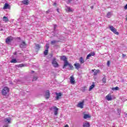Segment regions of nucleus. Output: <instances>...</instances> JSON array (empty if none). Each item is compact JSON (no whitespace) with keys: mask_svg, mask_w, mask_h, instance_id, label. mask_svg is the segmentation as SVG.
I'll list each match as a JSON object with an SVG mask.
<instances>
[{"mask_svg":"<svg viewBox=\"0 0 127 127\" xmlns=\"http://www.w3.org/2000/svg\"><path fill=\"white\" fill-rule=\"evenodd\" d=\"M14 38L12 37V36H9L6 38L5 39L6 44H8V45H10L11 44V42L13 41Z\"/></svg>","mask_w":127,"mask_h":127,"instance_id":"obj_1","label":"nucleus"},{"mask_svg":"<svg viewBox=\"0 0 127 127\" xmlns=\"http://www.w3.org/2000/svg\"><path fill=\"white\" fill-rule=\"evenodd\" d=\"M8 93H9V88L7 87H4L1 91L2 96H6Z\"/></svg>","mask_w":127,"mask_h":127,"instance_id":"obj_2","label":"nucleus"},{"mask_svg":"<svg viewBox=\"0 0 127 127\" xmlns=\"http://www.w3.org/2000/svg\"><path fill=\"white\" fill-rule=\"evenodd\" d=\"M50 110L51 111L52 110H54V115L55 116H57L58 115V111L59 109L57 108L56 106H53L50 108Z\"/></svg>","mask_w":127,"mask_h":127,"instance_id":"obj_3","label":"nucleus"},{"mask_svg":"<svg viewBox=\"0 0 127 127\" xmlns=\"http://www.w3.org/2000/svg\"><path fill=\"white\" fill-rule=\"evenodd\" d=\"M52 63L55 68H58V67H59V64H58V63L56 61V58L53 59Z\"/></svg>","mask_w":127,"mask_h":127,"instance_id":"obj_4","label":"nucleus"},{"mask_svg":"<svg viewBox=\"0 0 127 127\" xmlns=\"http://www.w3.org/2000/svg\"><path fill=\"white\" fill-rule=\"evenodd\" d=\"M67 66H68V67H69V70H72V69H73V65H72V64H69L68 62H66L65 64H64L63 66V69H65V68H66Z\"/></svg>","mask_w":127,"mask_h":127,"instance_id":"obj_5","label":"nucleus"},{"mask_svg":"<svg viewBox=\"0 0 127 127\" xmlns=\"http://www.w3.org/2000/svg\"><path fill=\"white\" fill-rule=\"evenodd\" d=\"M109 28L111 31H112L115 34H117V35H119V33L117 31V29L114 28L113 26H109Z\"/></svg>","mask_w":127,"mask_h":127,"instance_id":"obj_6","label":"nucleus"},{"mask_svg":"<svg viewBox=\"0 0 127 127\" xmlns=\"http://www.w3.org/2000/svg\"><path fill=\"white\" fill-rule=\"evenodd\" d=\"M20 48L23 49L26 47V43L24 41H22L21 43L19 45Z\"/></svg>","mask_w":127,"mask_h":127,"instance_id":"obj_7","label":"nucleus"},{"mask_svg":"<svg viewBox=\"0 0 127 127\" xmlns=\"http://www.w3.org/2000/svg\"><path fill=\"white\" fill-rule=\"evenodd\" d=\"M56 97H55V99L59 100V99H61V97H62V93H61V92H60V93L56 92Z\"/></svg>","mask_w":127,"mask_h":127,"instance_id":"obj_8","label":"nucleus"},{"mask_svg":"<svg viewBox=\"0 0 127 127\" xmlns=\"http://www.w3.org/2000/svg\"><path fill=\"white\" fill-rule=\"evenodd\" d=\"M45 98L48 99L50 98V91L49 90H47L45 93Z\"/></svg>","mask_w":127,"mask_h":127,"instance_id":"obj_9","label":"nucleus"},{"mask_svg":"<svg viewBox=\"0 0 127 127\" xmlns=\"http://www.w3.org/2000/svg\"><path fill=\"white\" fill-rule=\"evenodd\" d=\"M61 60L64 62V64H65L66 62H68L67 61V58H66V56H62L61 57Z\"/></svg>","mask_w":127,"mask_h":127,"instance_id":"obj_10","label":"nucleus"},{"mask_svg":"<svg viewBox=\"0 0 127 127\" xmlns=\"http://www.w3.org/2000/svg\"><path fill=\"white\" fill-rule=\"evenodd\" d=\"M70 82L72 85H74V84H75V78H74V76H73V75L70 77Z\"/></svg>","mask_w":127,"mask_h":127,"instance_id":"obj_11","label":"nucleus"},{"mask_svg":"<svg viewBox=\"0 0 127 127\" xmlns=\"http://www.w3.org/2000/svg\"><path fill=\"white\" fill-rule=\"evenodd\" d=\"M3 8V9H10V6L9 5V4H8V3H5L4 5Z\"/></svg>","mask_w":127,"mask_h":127,"instance_id":"obj_12","label":"nucleus"},{"mask_svg":"<svg viewBox=\"0 0 127 127\" xmlns=\"http://www.w3.org/2000/svg\"><path fill=\"white\" fill-rule=\"evenodd\" d=\"M11 121V119L9 117L5 118L4 119V122H5V123H6L7 124H10Z\"/></svg>","mask_w":127,"mask_h":127,"instance_id":"obj_13","label":"nucleus"},{"mask_svg":"<svg viewBox=\"0 0 127 127\" xmlns=\"http://www.w3.org/2000/svg\"><path fill=\"white\" fill-rule=\"evenodd\" d=\"M95 52H91L89 54H88L86 57V59H90V57L91 56H95Z\"/></svg>","mask_w":127,"mask_h":127,"instance_id":"obj_14","label":"nucleus"},{"mask_svg":"<svg viewBox=\"0 0 127 127\" xmlns=\"http://www.w3.org/2000/svg\"><path fill=\"white\" fill-rule=\"evenodd\" d=\"M29 2H30L29 0H23L22 1V3L25 5H28V4H29Z\"/></svg>","mask_w":127,"mask_h":127,"instance_id":"obj_15","label":"nucleus"},{"mask_svg":"<svg viewBox=\"0 0 127 127\" xmlns=\"http://www.w3.org/2000/svg\"><path fill=\"white\" fill-rule=\"evenodd\" d=\"M74 65L75 69H77V70H79V68H81V64L79 63L75 64Z\"/></svg>","mask_w":127,"mask_h":127,"instance_id":"obj_16","label":"nucleus"},{"mask_svg":"<svg viewBox=\"0 0 127 127\" xmlns=\"http://www.w3.org/2000/svg\"><path fill=\"white\" fill-rule=\"evenodd\" d=\"M84 106V102H82L78 104L77 107L78 108H80V109H83Z\"/></svg>","mask_w":127,"mask_h":127,"instance_id":"obj_17","label":"nucleus"},{"mask_svg":"<svg viewBox=\"0 0 127 127\" xmlns=\"http://www.w3.org/2000/svg\"><path fill=\"white\" fill-rule=\"evenodd\" d=\"M106 99L107 101H112V100H113V98H112V96H111V95H108L106 96Z\"/></svg>","mask_w":127,"mask_h":127,"instance_id":"obj_18","label":"nucleus"},{"mask_svg":"<svg viewBox=\"0 0 127 127\" xmlns=\"http://www.w3.org/2000/svg\"><path fill=\"white\" fill-rule=\"evenodd\" d=\"M91 118V116L89 115V114H84L83 116V119L84 120H87V119H90Z\"/></svg>","mask_w":127,"mask_h":127,"instance_id":"obj_19","label":"nucleus"},{"mask_svg":"<svg viewBox=\"0 0 127 127\" xmlns=\"http://www.w3.org/2000/svg\"><path fill=\"white\" fill-rule=\"evenodd\" d=\"M90 123L88 122H86L83 125V127H90Z\"/></svg>","mask_w":127,"mask_h":127,"instance_id":"obj_20","label":"nucleus"},{"mask_svg":"<svg viewBox=\"0 0 127 127\" xmlns=\"http://www.w3.org/2000/svg\"><path fill=\"white\" fill-rule=\"evenodd\" d=\"M56 43H58V41L53 40L51 42V44H52V45H54V44H56Z\"/></svg>","mask_w":127,"mask_h":127,"instance_id":"obj_21","label":"nucleus"},{"mask_svg":"<svg viewBox=\"0 0 127 127\" xmlns=\"http://www.w3.org/2000/svg\"><path fill=\"white\" fill-rule=\"evenodd\" d=\"M79 62L80 64H84V63H85V61H84L83 57H80L79 59Z\"/></svg>","mask_w":127,"mask_h":127,"instance_id":"obj_22","label":"nucleus"},{"mask_svg":"<svg viewBox=\"0 0 127 127\" xmlns=\"http://www.w3.org/2000/svg\"><path fill=\"white\" fill-rule=\"evenodd\" d=\"M95 83H93L90 87H89V91H92L93 90V88H95Z\"/></svg>","mask_w":127,"mask_h":127,"instance_id":"obj_23","label":"nucleus"},{"mask_svg":"<svg viewBox=\"0 0 127 127\" xmlns=\"http://www.w3.org/2000/svg\"><path fill=\"white\" fill-rule=\"evenodd\" d=\"M8 21V18H7V17L4 16L3 17V21H4L5 22H7Z\"/></svg>","mask_w":127,"mask_h":127,"instance_id":"obj_24","label":"nucleus"},{"mask_svg":"<svg viewBox=\"0 0 127 127\" xmlns=\"http://www.w3.org/2000/svg\"><path fill=\"white\" fill-rule=\"evenodd\" d=\"M112 90L113 91H119V90H120V88H119L118 86H116V87H113Z\"/></svg>","mask_w":127,"mask_h":127,"instance_id":"obj_25","label":"nucleus"},{"mask_svg":"<svg viewBox=\"0 0 127 127\" xmlns=\"http://www.w3.org/2000/svg\"><path fill=\"white\" fill-rule=\"evenodd\" d=\"M10 62L11 63H17V61L16 59H12Z\"/></svg>","mask_w":127,"mask_h":127,"instance_id":"obj_26","label":"nucleus"},{"mask_svg":"<svg viewBox=\"0 0 127 127\" xmlns=\"http://www.w3.org/2000/svg\"><path fill=\"white\" fill-rule=\"evenodd\" d=\"M35 46H36V49L39 50L40 49V48H41V46H40L39 44H36Z\"/></svg>","mask_w":127,"mask_h":127,"instance_id":"obj_27","label":"nucleus"},{"mask_svg":"<svg viewBox=\"0 0 127 127\" xmlns=\"http://www.w3.org/2000/svg\"><path fill=\"white\" fill-rule=\"evenodd\" d=\"M99 72H100V70H99V69H97L95 71H94V76H97V75L98 74V73H99Z\"/></svg>","mask_w":127,"mask_h":127,"instance_id":"obj_28","label":"nucleus"},{"mask_svg":"<svg viewBox=\"0 0 127 127\" xmlns=\"http://www.w3.org/2000/svg\"><path fill=\"white\" fill-rule=\"evenodd\" d=\"M48 50H45L44 52V55H48Z\"/></svg>","mask_w":127,"mask_h":127,"instance_id":"obj_29","label":"nucleus"},{"mask_svg":"<svg viewBox=\"0 0 127 127\" xmlns=\"http://www.w3.org/2000/svg\"><path fill=\"white\" fill-rule=\"evenodd\" d=\"M38 79V77H37V76H35L33 77V79H32V81H36V80Z\"/></svg>","mask_w":127,"mask_h":127,"instance_id":"obj_30","label":"nucleus"},{"mask_svg":"<svg viewBox=\"0 0 127 127\" xmlns=\"http://www.w3.org/2000/svg\"><path fill=\"white\" fill-rule=\"evenodd\" d=\"M106 77H104L103 78H102V81H103V83H104V84H106V82H107L106 81Z\"/></svg>","mask_w":127,"mask_h":127,"instance_id":"obj_31","label":"nucleus"},{"mask_svg":"<svg viewBox=\"0 0 127 127\" xmlns=\"http://www.w3.org/2000/svg\"><path fill=\"white\" fill-rule=\"evenodd\" d=\"M16 40L18 42H20V41L21 40V38H20V37H17V38H16Z\"/></svg>","mask_w":127,"mask_h":127,"instance_id":"obj_32","label":"nucleus"},{"mask_svg":"<svg viewBox=\"0 0 127 127\" xmlns=\"http://www.w3.org/2000/svg\"><path fill=\"white\" fill-rule=\"evenodd\" d=\"M67 11H69V12H72V9L70 7H67Z\"/></svg>","mask_w":127,"mask_h":127,"instance_id":"obj_33","label":"nucleus"},{"mask_svg":"<svg viewBox=\"0 0 127 127\" xmlns=\"http://www.w3.org/2000/svg\"><path fill=\"white\" fill-rule=\"evenodd\" d=\"M46 50H48L49 49V45L48 44H47L46 45Z\"/></svg>","mask_w":127,"mask_h":127,"instance_id":"obj_34","label":"nucleus"},{"mask_svg":"<svg viewBox=\"0 0 127 127\" xmlns=\"http://www.w3.org/2000/svg\"><path fill=\"white\" fill-rule=\"evenodd\" d=\"M85 91H87V88L83 87L82 89V92H85Z\"/></svg>","mask_w":127,"mask_h":127,"instance_id":"obj_35","label":"nucleus"},{"mask_svg":"<svg viewBox=\"0 0 127 127\" xmlns=\"http://www.w3.org/2000/svg\"><path fill=\"white\" fill-rule=\"evenodd\" d=\"M110 65H111V63H110V61H108L107 62V66H108V67H110Z\"/></svg>","mask_w":127,"mask_h":127,"instance_id":"obj_36","label":"nucleus"},{"mask_svg":"<svg viewBox=\"0 0 127 127\" xmlns=\"http://www.w3.org/2000/svg\"><path fill=\"white\" fill-rule=\"evenodd\" d=\"M117 112H118L119 115H121V109H118Z\"/></svg>","mask_w":127,"mask_h":127,"instance_id":"obj_37","label":"nucleus"},{"mask_svg":"<svg viewBox=\"0 0 127 127\" xmlns=\"http://www.w3.org/2000/svg\"><path fill=\"white\" fill-rule=\"evenodd\" d=\"M110 15H112V12H108L107 13V16H110Z\"/></svg>","mask_w":127,"mask_h":127,"instance_id":"obj_38","label":"nucleus"},{"mask_svg":"<svg viewBox=\"0 0 127 127\" xmlns=\"http://www.w3.org/2000/svg\"><path fill=\"white\" fill-rule=\"evenodd\" d=\"M19 67H24L25 66V64H20L19 65Z\"/></svg>","mask_w":127,"mask_h":127,"instance_id":"obj_39","label":"nucleus"},{"mask_svg":"<svg viewBox=\"0 0 127 127\" xmlns=\"http://www.w3.org/2000/svg\"><path fill=\"white\" fill-rule=\"evenodd\" d=\"M57 27V25L55 24L54 26V30H55L56 29V28Z\"/></svg>","mask_w":127,"mask_h":127,"instance_id":"obj_40","label":"nucleus"},{"mask_svg":"<svg viewBox=\"0 0 127 127\" xmlns=\"http://www.w3.org/2000/svg\"><path fill=\"white\" fill-rule=\"evenodd\" d=\"M47 21H50V20L51 19V18H50V17H48L47 18Z\"/></svg>","mask_w":127,"mask_h":127,"instance_id":"obj_41","label":"nucleus"},{"mask_svg":"<svg viewBox=\"0 0 127 127\" xmlns=\"http://www.w3.org/2000/svg\"><path fill=\"white\" fill-rule=\"evenodd\" d=\"M53 5L54 6H57V3L56 2H54V4H53Z\"/></svg>","mask_w":127,"mask_h":127,"instance_id":"obj_42","label":"nucleus"},{"mask_svg":"<svg viewBox=\"0 0 127 127\" xmlns=\"http://www.w3.org/2000/svg\"><path fill=\"white\" fill-rule=\"evenodd\" d=\"M13 55H17V52H15L13 53Z\"/></svg>","mask_w":127,"mask_h":127,"instance_id":"obj_43","label":"nucleus"},{"mask_svg":"<svg viewBox=\"0 0 127 127\" xmlns=\"http://www.w3.org/2000/svg\"><path fill=\"white\" fill-rule=\"evenodd\" d=\"M121 82H122V83H124V82H125V79L122 78V80H121Z\"/></svg>","mask_w":127,"mask_h":127,"instance_id":"obj_44","label":"nucleus"},{"mask_svg":"<svg viewBox=\"0 0 127 127\" xmlns=\"http://www.w3.org/2000/svg\"><path fill=\"white\" fill-rule=\"evenodd\" d=\"M122 56H123V58H125V57H126V56H127V55L123 54L122 55Z\"/></svg>","mask_w":127,"mask_h":127,"instance_id":"obj_45","label":"nucleus"},{"mask_svg":"<svg viewBox=\"0 0 127 127\" xmlns=\"http://www.w3.org/2000/svg\"><path fill=\"white\" fill-rule=\"evenodd\" d=\"M125 9H127V4L124 7Z\"/></svg>","mask_w":127,"mask_h":127,"instance_id":"obj_46","label":"nucleus"},{"mask_svg":"<svg viewBox=\"0 0 127 127\" xmlns=\"http://www.w3.org/2000/svg\"><path fill=\"white\" fill-rule=\"evenodd\" d=\"M49 12H50V10L49 9L46 11V13H49Z\"/></svg>","mask_w":127,"mask_h":127,"instance_id":"obj_47","label":"nucleus"},{"mask_svg":"<svg viewBox=\"0 0 127 127\" xmlns=\"http://www.w3.org/2000/svg\"><path fill=\"white\" fill-rule=\"evenodd\" d=\"M90 7L92 8V9H93L94 8V6H91Z\"/></svg>","mask_w":127,"mask_h":127,"instance_id":"obj_48","label":"nucleus"},{"mask_svg":"<svg viewBox=\"0 0 127 127\" xmlns=\"http://www.w3.org/2000/svg\"><path fill=\"white\" fill-rule=\"evenodd\" d=\"M57 11H58V12H59V8L57 9Z\"/></svg>","mask_w":127,"mask_h":127,"instance_id":"obj_49","label":"nucleus"},{"mask_svg":"<svg viewBox=\"0 0 127 127\" xmlns=\"http://www.w3.org/2000/svg\"><path fill=\"white\" fill-rule=\"evenodd\" d=\"M64 127H69V126H68V125H66Z\"/></svg>","mask_w":127,"mask_h":127,"instance_id":"obj_50","label":"nucleus"},{"mask_svg":"<svg viewBox=\"0 0 127 127\" xmlns=\"http://www.w3.org/2000/svg\"><path fill=\"white\" fill-rule=\"evenodd\" d=\"M92 72H95V69H92Z\"/></svg>","mask_w":127,"mask_h":127,"instance_id":"obj_51","label":"nucleus"},{"mask_svg":"<svg viewBox=\"0 0 127 127\" xmlns=\"http://www.w3.org/2000/svg\"><path fill=\"white\" fill-rule=\"evenodd\" d=\"M31 73H34V71L32 70V71H31Z\"/></svg>","mask_w":127,"mask_h":127,"instance_id":"obj_52","label":"nucleus"},{"mask_svg":"<svg viewBox=\"0 0 127 127\" xmlns=\"http://www.w3.org/2000/svg\"><path fill=\"white\" fill-rule=\"evenodd\" d=\"M3 127H8L7 126H4Z\"/></svg>","mask_w":127,"mask_h":127,"instance_id":"obj_53","label":"nucleus"},{"mask_svg":"<svg viewBox=\"0 0 127 127\" xmlns=\"http://www.w3.org/2000/svg\"><path fill=\"white\" fill-rule=\"evenodd\" d=\"M12 58H14L13 56L12 57Z\"/></svg>","mask_w":127,"mask_h":127,"instance_id":"obj_54","label":"nucleus"},{"mask_svg":"<svg viewBox=\"0 0 127 127\" xmlns=\"http://www.w3.org/2000/svg\"><path fill=\"white\" fill-rule=\"evenodd\" d=\"M126 20H127V18H126Z\"/></svg>","mask_w":127,"mask_h":127,"instance_id":"obj_55","label":"nucleus"},{"mask_svg":"<svg viewBox=\"0 0 127 127\" xmlns=\"http://www.w3.org/2000/svg\"><path fill=\"white\" fill-rule=\"evenodd\" d=\"M19 54H22L21 53H20Z\"/></svg>","mask_w":127,"mask_h":127,"instance_id":"obj_56","label":"nucleus"},{"mask_svg":"<svg viewBox=\"0 0 127 127\" xmlns=\"http://www.w3.org/2000/svg\"><path fill=\"white\" fill-rule=\"evenodd\" d=\"M109 18H110V17H108Z\"/></svg>","mask_w":127,"mask_h":127,"instance_id":"obj_57","label":"nucleus"}]
</instances>
